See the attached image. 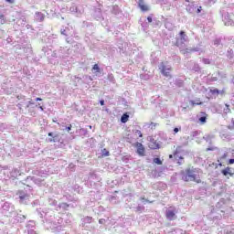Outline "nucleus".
Listing matches in <instances>:
<instances>
[{"label": "nucleus", "instance_id": "f257e3e1", "mask_svg": "<svg viewBox=\"0 0 234 234\" xmlns=\"http://www.w3.org/2000/svg\"><path fill=\"white\" fill-rule=\"evenodd\" d=\"M37 213L40 218L46 219V228H48V229L49 228V229L53 230L54 232L61 229V226L58 225L56 221H54V212H45V210L37 208Z\"/></svg>", "mask_w": 234, "mask_h": 234}, {"label": "nucleus", "instance_id": "f03ea898", "mask_svg": "<svg viewBox=\"0 0 234 234\" xmlns=\"http://www.w3.org/2000/svg\"><path fill=\"white\" fill-rule=\"evenodd\" d=\"M181 178L184 182H197V184L202 182L198 176V170L193 167L181 171Z\"/></svg>", "mask_w": 234, "mask_h": 234}, {"label": "nucleus", "instance_id": "7ed1b4c3", "mask_svg": "<svg viewBox=\"0 0 234 234\" xmlns=\"http://www.w3.org/2000/svg\"><path fill=\"white\" fill-rule=\"evenodd\" d=\"M179 36L180 37L176 38V47H178L179 50H186V48H187L186 47V43L188 39L187 35H186V32L180 31Z\"/></svg>", "mask_w": 234, "mask_h": 234}, {"label": "nucleus", "instance_id": "20e7f679", "mask_svg": "<svg viewBox=\"0 0 234 234\" xmlns=\"http://www.w3.org/2000/svg\"><path fill=\"white\" fill-rule=\"evenodd\" d=\"M48 136H50V138L47 139V142H50V143H56L58 142L59 147H65V143H63V141H61V135H59V133H54L52 132L48 133Z\"/></svg>", "mask_w": 234, "mask_h": 234}, {"label": "nucleus", "instance_id": "39448f33", "mask_svg": "<svg viewBox=\"0 0 234 234\" xmlns=\"http://www.w3.org/2000/svg\"><path fill=\"white\" fill-rule=\"evenodd\" d=\"M176 213H178V209L176 207H170L165 210V217L167 220H176Z\"/></svg>", "mask_w": 234, "mask_h": 234}, {"label": "nucleus", "instance_id": "423d86ee", "mask_svg": "<svg viewBox=\"0 0 234 234\" xmlns=\"http://www.w3.org/2000/svg\"><path fill=\"white\" fill-rule=\"evenodd\" d=\"M33 182L36 184V186H38L39 187L47 186V183L45 182V179L41 177H36V176H28L26 180L27 183Z\"/></svg>", "mask_w": 234, "mask_h": 234}, {"label": "nucleus", "instance_id": "0eeeda50", "mask_svg": "<svg viewBox=\"0 0 234 234\" xmlns=\"http://www.w3.org/2000/svg\"><path fill=\"white\" fill-rule=\"evenodd\" d=\"M2 209L5 213H8V215H14L16 211V207H14V205H12V203L9 202L3 203Z\"/></svg>", "mask_w": 234, "mask_h": 234}, {"label": "nucleus", "instance_id": "6e6552de", "mask_svg": "<svg viewBox=\"0 0 234 234\" xmlns=\"http://www.w3.org/2000/svg\"><path fill=\"white\" fill-rule=\"evenodd\" d=\"M159 70L163 74V76H165L166 78H168L169 72L171 71V67H169V66L165 65V63L162 62L159 65Z\"/></svg>", "mask_w": 234, "mask_h": 234}, {"label": "nucleus", "instance_id": "1a4fd4ad", "mask_svg": "<svg viewBox=\"0 0 234 234\" xmlns=\"http://www.w3.org/2000/svg\"><path fill=\"white\" fill-rule=\"evenodd\" d=\"M18 197L21 204H28L30 196L27 194L25 191L21 190L18 192Z\"/></svg>", "mask_w": 234, "mask_h": 234}, {"label": "nucleus", "instance_id": "9d476101", "mask_svg": "<svg viewBox=\"0 0 234 234\" xmlns=\"http://www.w3.org/2000/svg\"><path fill=\"white\" fill-rule=\"evenodd\" d=\"M197 122L201 124L204 125L207 123V113H206L205 112H200L197 115Z\"/></svg>", "mask_w": 234, "mask_h": 234}, {"label": "nucleus", "instance_id": "9b49d317", "mask_svg": "<svg viewBox=\"0 0 234 234\" xmlns=\"http://www.w3.org/2000/svg\"><path fill=\"white\" fill-rule=\"evenodd\" d=\"M223 22L225 23L226 27H234V22L233 19H231L229 13H225L223 15Z\"/></svg>", "mask_w": 234, "mask_h": 234}, {"label": "nucleus", "instance_id": "f8f14e48", "mask_svg": "<svg viewBox=\"0 0 234 234\" xmlns=\"http://www.w3.org/2000/svg\"><path fill=\"white\" fill-rule=\"evenodd\" d=\"M149 149H160V144L158 141L154 140L153 137H150L149 143H148Z\"/></svg>", "mask_w": 234, "mask_h": 234}, {"label": "nucleus", "instance_id": "ddd939ff", "mask_svg": "<svg viewBox=\"0 0 234 234\" xmlns=\"http://www.w3.org/2000/svg\"><path fill=\"white\" fill-rule=\"evenodd\" d=\"M137 4L142 12H149V5L144 0H137Z\"/></svg>", "mask_w": 234, "mask_h": 234}, {"label": "nucleus", "instance_id": "4468645a", "mask_svg": "<svg viewBox=\"0 0 234 234\" xmlns=\"http://www.w3.org/2000/svg\"><path fill=\"white\" fill-rule=\"evenodd\" d=\"M60 34L62 36H66L67 37H69V36H72V28L66 27H62L60 29Z\"/></svg>", "mask_w": 234, "mask_h": 234}, {"label": "nucleus", "instance_id": "2eb2a0df", "mask_svg": "<svg viewBox=\"0 0 234 234\" xmlns=\"http://www.w3.org/2000/svg\"><path fill=\"white\" fill-rule=\"evenodd\" d=\"M81 220H82V226L84 228H88L87 224H92V222H94V218L89 216L84 217Z\"/></svg>", "mask_w": 234, "mask_h": 234}, {"label": "nucleus", "instance_id": "dca6fc26", "mask_svg": "<svg viewBox=\"0 0 234 234\" xmlns=\"http://www.w3.org/2000/svg\"><path fill=\"white\" fill-rule=\"evenodd\" d=\"M136 148H137V153L140 154V156H144L145 153V148L144 147V144L141 143H136Z\"/></svg>", "mask_w": 234, "mask_h": 234}, {"label": "nucleus", "instance_id": "f3484780", "mask_svg": "<svg viewBox=\"0 0 234 234\" xmlns=\"http://www.w3.org/2000/svg\"><path fill=\"white\" fill-rule=\"evenodd\" d=\"M93 17L97 21H101V19H103V15H101V9H96L94 14H93Z\"/></svg>", "mask_w": 234, "mask_h": 234}, {"label": "nucleus", "instance_id": "a211bd4d", "mask_svg": "<svg viewBox=\"0 0 234 234\" xmlns=\"http://www.w3.org/2000/svg\"><path fill=\"white\" fill-rule=\"evenodd\" d=\"M35 19H36V21H38V23H41V22L45 21V15L41 12H36Z\"/></svg>", "mask_w": 234, "mask_h": 234}, {"label": "nucleus", "instance_id": "6ab92c4d", "mask_svg": "<svg viewBox=\"0 0 234 234\" xmlns=\"http://www.w3.org/2000/svg\"><path fill=\"white\" fill-rule=\"evenodd\" d=\"M16 25L17 27H24L25 25H27V18L25 16L20 17L16 20Z\"/></svg>", "mask_w": 234, "mask_h": 234}, {"label": "nucleus", "instance_id": "aec40b11", "mask_svg": "<svg viewBox=\"0 0 234 234\" xmlns=\"http://www.w3.org/2000/svg\"><path fill=\"white\" fill-rule=\"evenodd\" d=\"M92 72L93 74H96V76H100V74H101V69H100V66L98 64L93 65Z\"/></svg>", "mask_w": 234, "mask_h": 234}, {"label": "nucleus", "instance_id": "412c9836", "mask_svg": "<svg viewBox=\"0 0 234 234\" xmlns=\"http://www.w3.org/2000/svg\"><path fill=\"white\" fill-rule=\"evenodd\" d=\"M83 12H84L83 6L78 5L77 9H75V16H76V17H80L83 14Z\"/></svg>", "mask_w": 234, "mask_h": 234}, {"label": "nucleus", "instance_id": "4be33fe9", "mask_svg": "<svg viewBox=\"0 0 234 234\" xmlns=\"http://www.w3.org/2000/svg\"><path fill=\"white\" fill-rule=\"evenodd\" d=\"M82 80H83V83H86V85H90V83H92V77L89 75H84L82 77Z\"/></svg>", "mask_w": 234, "mask_h": 234}, {"label": "nucleus", "instance_id": "5701e85b", "mask_svg": "<svg viewBox=\"0 0 234 234\" xmlns=\"http://www.w3.org/2000/svg\"><path fill=\"white\" fill-rule=\"evenodd\" d=\"M186 50H191V52H201L202 51V48H200V46H196L194 48H186Z\"/></svg>", "mask_w": 234, "mask_h": 234}, {"label": "nucleus", "instance_id": "b1692460", "mask_svg": "<svg viewBox=\"0 0 234 234\" xmlns=\"http://www.w3.org/2000/svg\"><path fill=\"white\" fill-rule=\"evenodd\" d=\"M221 173L224 176H228V175L233 176V173H231V168L229 167L225 168L224 170L221 171Z\"/></svg>", "mask_w": 234, "mask_h": 234}, {"label": "nucleus", "instance_id": "393cba45", "mask_svg": "<svg viewBox=\"0 0 234 234\" xmlns=\"http://www.w3.org/2000/svg\"><path fill=\"white\" fill-rule=\"evenodd\" d=\"M122 10H120V6L118 5H113L112 8V14H114V16H118Z\"/></svg>", "mask_w": 234, "mask_h": 234}, {"label": "nucleus", "instance_id": "a878e982", "mask_svg": "<svg viewBox=\"0 0 234 234\" xmlns=\"http://www.w3.org/2000/svg\"><path fill=\"white\" fill-rule=\"evenodd\" d=\"M122 123H127L129 122V114L123 113L121 117Z\"/></svg>", "mask_w": 234, "mask_h": 234}, {"label": "nucleus", "instance_id": "bb28decb", "mask_svg": "<svg viewBox=\"0 0 234 234\" xmlns=\"http://www.w3.org/2000/svg\"><path fill=\"white\" fill-rule=\"evenodd\" d=\"M190 70H194V72H200V66L197 63H194L193 67L190 68Z\"/></svg>", "mask_w": 234, "mask_h": 234}, {"label": "nucleus", "instance_id": "cd10ccee", "mask_svg": "<svg viewBox=\"0 0 234 234\" xmlns=\"http://www.w3.org/2000/svg\"><path fill=\"white\" fill-rule=\"evenodd\" d=\"M79 134L80 136H87V134H89V132L87 131V129L81 128L79 130Z\"/></svg>", "mask_w": 234, "mask_h": 234}, {"label": "nucleus", "instance_id": "c85d7f7f", "mask_svg": "<svg viewBox=\"0 0 234 234\" xmlns=\"http://www.w3.org/2000/svg\"><path fill=\"white\" fill-rule=\"evenodd\" d=\"M107 79L111 83H116V79H114V75H112V73H109Z\"/></svg>", "mask_w": 234, "mask_h": 234}, {"label": "nucleus", "instance_id": "c756f323", "mask_svg": "<svg viewBox=\"0 0 234 234\" xmlns=\"http://www.w3.org/2000/svg\"><path fill=\"white\" fill-rule=\"evenodd\" d=\"M191 138H198L200 136V131H194L190 133Z\"/></svg>", "mask_w": 234, "mask_h": 234}, {"label": "nucleus", "instance_id": "7c9ffc66", "mask_svg": "<svg viewBox=\"0 0 234 234\" xmlns=\"http://www.w3.org/2000/svg\"><path fill=\"white\" fill-rule=\"evenodd\" d=\"M77 8H78V5H72L70 6V8H69V12H71V14H73V16H75L76 10H78Z\"/></svg>", "mask_w": 234, "mask_h": 234}, {"label": "nucleus", "instance_id": "2f4dec72", "mask_svg": "<svg viewBox=\"0 0 234 234\" xmlns=\"http://www.w3.org/2000/svg\"><path fill=\"white\" fill-rule=\"evenodd\" d=\"M48 204H49V206H58V201L54 198H49Z\"/></svg>", "mask_w": 234, "mask_h": 234}, {"label": "nucleus", "instance_id": "473e14b6", "mask_svg": "<svg viewBox=\"0 0 234 234\" xmlns=\"http://www.w3.org/2000/svg\"><path fill=\"white\" fill-rule=\"evenodd\" d=\"M195 8H197V7H195L193 5L186 6V10L189 12V14H193V12H195Z\"/></svg>", "mask_w": 234, "mask_h": 234}, {"label": "nucleus", "instance_id": "72a5a7b5", "mask_svg": "<svg viewBox=\"0 0 234 234\" xmlns=\"http://www.w3.org/2000/svg\"><path fill=\"white\" fill-rule=\"evenodd\" d=\"M70 205L67 204V203H61L59 205V207H61L62 209H69Z\"/></svg>", "mask_w": 234, "mask_h": 234}, {"label": "nucleus", "instance_id": "f704fd0d", "mask_svg": "<svg viewBox=\"0 0 234 234\" xmlns=\"http://www.w3.org/2000/svg\"><path fill=\"white\" fill-rule=\"evenodd\" d=\"M154 164H157V165H162V160H160V158L158 157L154 158Z\"/></svg>", "mask_w": 234, "mask_h": 234}, {"label": "nucleus", "instance_id": "c9c22d12", "mask_svg": "<svg viewBox=\"0 0 234 234\" xmlns=\"http://www.w3.org/2000/svg\"><path fill=\"white\" fill-rule=\"evenodd\" d=\"M223 112H225V114L231 112V110L229 109V105L226 104V107L224 108Z\"/></svg>", "mask_w": 234, "mask_h": 234}, {"label": "nucleus", "instance_id": "e433bc0d", "mask_svg": "<svg viewBox=\"0 0 234 234\" xmlns=\"http://www.w3.org/2000/svg\"><path fill=\"white\" fill-rule=\"evenodd\" d=\"M176 85L179 88L184 87V82L182 80H176Z\"/></svg>", "mask_w": 234, "mask_h": 234}, {"label": "nucleus", "instance_id": "4c0bfd02", "mask_svg": "<svg viewBox=\"0 0 234 234\" xmlns=\"http://www.w3.org/2000/svg\"><path fill=\"white\" fill-rule=\"evenodd\" d=\"M203 63L205 65H211V59H209V58H203Z\"/></svg>", "mask_w": 234, "mask_h": 234}, {"label": "nucleus", "instance_id": "58836bf2", "mask_svg": "<svg viewBox=\"0 0 234 234\" xmlns=\"http://www.w3.org/2000/svg\"><path fill=\"white\" fill-rule=\"evenodd\" d=\"M36 226V223L34 221H29V223L27 225V228H34Z\"/></svg>", "mask_w": 234, "mask_h": 234}, {"label": "nucleus", "instance_id": "ea45409f", "mask_svg": "<svg viewBox=\"0 0 234 234\" xmlns=\"http://www.w3.org/2000/svg\"><path fill=\"white\" fill-rule=\"evenodd\" d=\"M228 58H233V49L228 50Z\"/></svg>", "mask_w": 234, "mask_h": 234}, {"label": "nucleus", "instance_id": "a19ab883", "mask_svg": "<svg viewBox=\"0 0 234 234\" xmlns=\"http://www.w3.org/2000/svg\"><path fill=\"white\" fill-rule=\"evenodd\" d=\"M210 92L213 94H220V90H218V89L210 90Z\"/></svg>", "mask_w": 234, "mask_h": 234}, {"label": "nucleus", "instance_id": "79ce46f5", "mask_svg": "<svg viewBox=\"0 0 234 234\" xmlns=\"http://www.w3.org/2000/svg\"><path fill=\"white\" fill-rule=\"evenodd\" d=\"M191 105H202V102L190 101Z\"/></svg>", "mask_w": 234, "mask_h": 234}, {"label": "nucleus", "instance_id": "37998d69", "mask_svg": "<svg viewBox=\"0 0 234 234\" xmlns=\"http://www.w3.org/2000/svg\"><path fill=\"white\" fill-rule=\"evenodd\" d=\"M102 156H109V151L107 149L102 150Z\"/></svg>", "mask_w": 234, "mask_h": 234}, {"label": "nucleus", "instance_id": "c03bdc74", "mask_svg": "<svg viewBox=\"0 0 234 234\" xmlns=\"http://www.w3.org/2000/svg\"><path fill=\"white\" fill-rule=\"evenodd\" d=\"M5 129H6V124L5 123L0 124V131L3 132Z\"/></svg>", "mask_w": 234, "mask_h": 234}, {"label": "nucleus", "instance_id": "a18cd8bd", "mask_svg": "<svg viewBox=\"0 0 234 234\" xmlns=\"http://www.w3.org/2000/svg\"><path fill=\"white\" fill-rule=\"evenodd\" d=\"M27 234H37L34 229H28Z\"/></svg>", "mask_w": 234, "mask_h": 234}, {"label": "nucleus", "instance_id": "49530a36", "mask_svg": "<svg viewBox=\"0 0 234 234\" xmlns=\"http://www.w3.org/2000/svg\"><path fill=\"white\" fill-rule=\"evenodd\" d=\"M143 209H144L143 206L136 207V211H142Z\"/></svg>", "mask_w": 234, "mask_h": 234}, {"label": "nucleus", "instance_id": "de8ad7c7", "mask_svg": "<svg viewBox=\"0 0 234 234\" xmlns=\"http://www.w3.org/2000/svg\"><path fill=\"white\" fill-rule=\"evenodd\" d=\"M203 140H206V142H209V140H211V136L207 135L206 137H203Z\"/></svg>", "mask_w": 234, "mask_h": 234}, {"label": "nucleus", "instance_id": "09e8293b", "mask_svg": "<svg viewBox=\"0 0 234 234\" xmlns=\"http://www.w3.org/2000/svg\"><path fill=\"white\" fill-rule=\"evenodd\" d=\"M147 21H148V23H153V16H149L147 17Z\"/></svg>", "mask_w": 234, "mask_h": 234}, {"label": "nucleus", "instance_id": "8fccbe9b", "mask_svg": "<svg viewBox=\"0 0 234 234\" xmlns=\"http://www.w3.org/2000/svg\"><path fill=\"white\" fill-rule=\"evenodd\" d=\"M0 19H2V25L6 22L5 20V16L4 15H0Z\"/></svg>", "mask_w": 234, "mask_h": 234}, {"label": "nucleus", "instance_id": "3c124183", "mask_svg": "<svg viewBox=\"0 0 234 234\" xmlns=\"http://www.w3.org/2000/svg\"><path fill=\"white\" fill-rule=\"evenodd\" d=\"M135 133L136 134H138V136L140 137V138H142V132L140 131V130H137L136 132H135Z\"/></svg>", "mask_w": 234, "mask_h": 234}, {"label": "nucleus", "instance_id": "603ef678", "mask_svg": "<svg viewBox=\"0 0 234 234\" xmlns=\"http://www.w3.org/2000/svg\"><path fill=\"white\" fill-rule=\"evenodd\" d=\"M99 224H105V218L99 219Z\"/></svg>", "mask_w": 234, "mask_h": 234}, {"label": "nucleus", "instance_id": "864d4df0", "mask_svg": "<svg viewBox=\"0 0 234 234\" xmlns=\"http://www.w3.org/2000/svg\"><path fill=\"white\" fill-rule=\"evenodd\" d=\"M200 12H202V6H199L197 8V13L200 14Z\"/></svg>", "mask_w": 234, "mask_h": 234}, {"label": "nucleus", "instance_id": "5fc2aeb1", "mask_svg": "<svg viewBox=\"0 0 234 234\" xmlns=\"http://www.w3.org/2000/svg\"><path fill=\"white\" fill-rule=\"evenodd\" d=\"M219 44H220V40L216 39V40L214 41V45H219Z\"/></svg>", "mask_w": 234, "mask_h": 234}, {"label": "nucleus", "instance_id": "6e6d98bb", "mask_svg": "<svg viewBox=\"0 0 234 234\" xmlns=\"http://www.w3.org/2000/svg\"><path fill=\"white\" fill-rule=\"evenodd\" d=\"M6 3H9L10 5H14L15 1L14 0H5Z\"/></svg>", "mask_w": 234, "mask_h": 234}, {"label": "nucleus", "instance_id": "4d7b16f0", "mask_svg": "<svg viewBox=\"0 0 234 234\" xmlns=\"http://www.w3.org/2000/svg\"><path fill=\"white\" fill-rule=\"evenodd\" d=\"M66 129H67V131H68V133H69V131H71L72 125H69V126L66 127Z\"/></svg>", "mask_w": 234, "mask_h": 234}, {"label": "nucleus", "instance_id": "13d9d810", "mask_svg": "<svg viewBox=\"0 0 234 234\" xmlns=\"http://www.w3.org/2000/svg\"><path fill=\"white\" fill-rule=\"evenodd\" d=\"M35 101H43V99H41V98H39V97H37V98L35 99Z\"/></svg>", "mask_w": 234, "mask_h": 234}, {"label": "nucleus", "instance_id": "bf43d9fd", "mask_svg": "<svg viewBox=\"0 0 234 234\" xmlns=\"http://www.w3.org/2000/svg\"><path fill=\"white\" fill-rule=\"evenodd\" d=\"M179 131H180V128H176H176L174 129V133H178Z\"/></svg>", "mask_w": 234, "mask_h": 234}, {"label": "nucleus", "instance_id": "052dcab7", "mask_svg": "<svg viewBox=\"0 0 234 234\" xmlns=\"http://www.w3.org/2000/svg\"><path fill=\"white\" fill-rule=\"evenodd\" d=\"M141 200H144V202H149L150 204H152L153 202L149 201L148 199H145L144 197L141 198Z\"/></svg>", "mask_w": 234, "mask_h": 234}, {"label": "nucleus", "instance_id": "680f3d73", "mask_svg": "<svg viewBox=\"0 0 234 234\" xmlns=\"http://www.w3.org/2000/svg\"><path fill=\"white\" fill-rule=\"evenodd\" d=\"M100 104L102 105V106L105 105V101H103V100L100 101Z\"/></svg>", "mask_w": 234, "mask_h": 234}, {"label": "nucleus", "instance_id": "e2e57ef3", "mask_svg": "<svg viewBox=\"0 0 234 234\" xmlns=\"http://www.w3.org/2000/svg\"><path fill=\"white\" fill-rule=\"evenodd\" d=\"M229 164H230V165H231V164H234V159H229Z\"/></svg>", "mask_w": 234, "mask_h": 234}, {"label": "nucleus", "instance_id": "0e129e2a", "mask_svg": "<svg viewBox=\"0 0 234 234\" xmlns=\"http://www.w3.org/2000/svg\"><path fill=\"white\" fill-rule=\"evenodd\" d=\"M21 218V222H23V220H25L27 218V217L26 216H22V218Z\"/></svg>", "mask_w": 234, "mask_h": 234}, {"label": "nucleus", "instance_id": "69168bd1", "mask_svg": "<svg viewBox=\"0 0 234 234\" xmlns=\"http://www.w3.org/2000/svg\"><path fill=\"white\" fill-rule=\"evenodd\" d=\"M67 43H70V37L66 38Z\"/></svg>", "mask_w": 234, "mask_h": 234}, {"label": "nucleus", "instance_id": "338daca9", "mask_svg": "<svg viewBox=\"0 0 234 234\" xmlns=\"http://www.w3.org/2000/svg\"><path fill=\"white\" fill-rule=\"evenodd\" d=\"M150 127L153 129V127H154V122H151Z\"/></svg>", "mask_w": 234, "mask_h": 234}, {"label": "nucleus", "instance_id": "774afa93", "mask_svg": "<svg viewBox=\"0 0 234 234\" xmlns=\"http://www.w3.org/2000/svg\"><path fill=\"white\" fill-rule=\"evenodd\" d=\"M17 107H18V109H21V107H23V105L21 103H18Z\"/></svg>", "mask_w": 234, "mask_h": 234}]
</instances>
